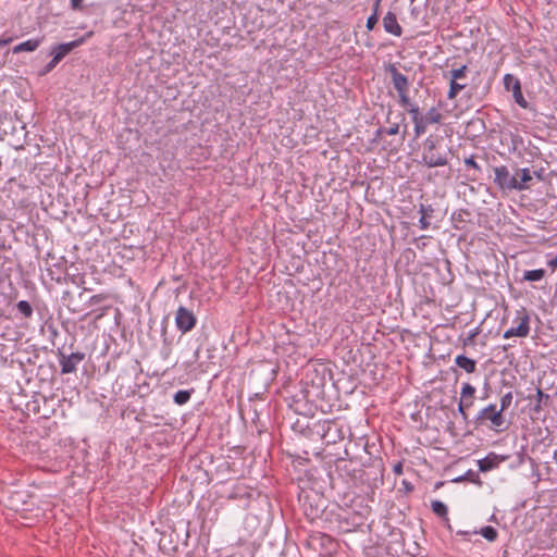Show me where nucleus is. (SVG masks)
<instances>
[{
  "label": "nucleus",
  "mask_w": 557,
  "mask_h": 557,
  "mask_svg": "<svg viewBox=\"0 0 557 557\" xmlns=\"http://www.w3.org/2000/svg\"><path fill=\"white\" fill-rule=\"evenodd\" d=\"M383 26L386 33L392 34L396 37L403 35V28L397 21V16L394 12L388 11L383 17Z\"/></svg>",
  "instance_id": "nucleus-19"
},
{
  "label": "nucleus",
  "mask_w": 557,
  "mask_h": 557,
  "mask_svg": "<svg viewBox=\"0 0 557 557\" xmlns=\"http://www.w3.org/2000/svg\"><path fill=\"white\" fill-rule=\"evenodd\" d=\"M486 421L491 422L490 428L496 431L506 430L505 425V417L504 413L498 409H496V405L491 404L487 407L483 408L479 411L478 416L474 419V423L476 426L485 425Z\"/></svg>",
  "instance_id": "nucleus-5"
},
{
  "label": "nucleus",
  "mask_w": 557,
  "mask_h": 557,
  "mask_svg": "<svg viewBox=\"0 0 557 557\" xmlns=\"http://www.w3.org/2000/svg\"><path fill=\"white\" fill-rule=\"evenodd\" d=\"M421 246H425V243H420V245H417V248H421Z\"/></svg>",
  "instance_id": "nucleus-60"
},
{
  "label": "nucleus",
  "mask_w": 557,
  "mask_h": 557,
  "mask_svg": "<svg viewBox=\"0 0 557 557\" xmlns=\"http://www.w3.org/2000/svg\"><path fill=\"white\" fill-rule=\"evenodd\" d=\"M475 387L470 383H463L460 392V401L458 404V411L465 420L468 419V409H470L475 399Z\"/></svg>",
  "instance_id": "nucleus-12"
},
{
  "label": "nucleus",
  "mask_w": 557,
  "mask_h": 557,
  "mask_svg": "<svg viewBox=\"0 0 557 557\" xmlns=\"http://www.w3.org/2000/svg\"><path fill=\"white\" fill-rule=\"evenodd\" d=\"M504 86L506 90H511L515 101L523 109L529 107V102L525 100L520 81L512 74H505Z\"/></svg>",
  "instance_id": "nucleus-13"
},
{
  "label": "nucleus",
  "mask_w": 557,
  "mask_h": 557,
  "mask_svg": "<svg viewBox=\"0 0 557 557\" xmlns=\"http://www.w3.org/2000/svg\"><path fill=\"white\" fill-rule=\"evenodd\" d=\"M547 264L553 269H557V255L547 260Z\"/></svg>",
  "instance_id": "nucleus-48"
},
{
  "label": "nucleus",
  "mask_w": 557,
  "mask_h": 557,
  "mask_svg": "<svg viewBox=\"0 0 557 557\" xmlns=\"http://www.w3.org/2000/svg\"><path fill=\"white\" fill-rule=\"evenodd\" d=\"M450 149L440 135H430L421 146V164L426 168H442L449 164Z\"/></svg>",
  "instance_id": "nucleus-2"
},
{
  "label": "nucleus",
  "mask_w": 557,
  "mask_h": 557,
  "mask_svg": "<svg viewBox=\"0 0 557 557\" xmlns=\"http://www.w3.org/2000/svg\"><path fill=\"white\" fill-rule=\"evenodd\" d=\"M478 534H481L488 542L496 541V539L498 536L497 530L492 525L483 527L480 531H478Z\"/></svg>",
  "instance_id": "nucleus-32"
},
{
  "label": "nucleus",
  "mask_w": 557,
  "mask_h": 557,
  "mask_svg": "<svg viewBox=\"0 0 557 557\" xmlns=\"http://www.w3.org/2000/svg\"><path fill=\"white\" fill-rule=\"evenodd\" d=\"M494 174V184L502 191L516 190V187H518L517 176L515 174H511L506 165L495 166Z\"/></svg>",
  "instance_id": "nucleus-9"
},
{
  "label": "nucleus",
  "mask_w": 557,
  "mask_h": 557,
  "mask_svg": "<svg viewBox=\"0 0 557 557\" xmlns=\"http://www.w3.org/2000/svg\"><path fill=\"white\" fill-rule=\"evenodd\" d=\"M379 18H380L379 15L371 14L367 18V23H366L367 30H369V32L373 30L379 22Z\"/></svg>",
  "instance_id": "nucleus-40"
},
{
  "label": "nucleus",
  "mask_w": 557,
  "mask_h": 557,
  "mask_svg": "<svg viewBox=\"0 0 557 557\" xmlns=\"http://www.w3.org/2000/svg\"><path fill=\"white\" fill-rule=\"evenodd\" d=\"M393 472L396 475H401L404 473V460H400V461H398L397 463L394 465Z\"/></svg>",
  "instance_id": "nucleus-42"
},
{
  "label": "nucleus",
  "mask_w": 557,
  "mask_h": 557,
  "mask_svg": "<svg viewBox=\"0 0 557 557\" xmlns=\"http://www.w3.org/2000/svg\"><path fill=\"white\" fill-rule=\"evenodd\" d=\"M463 162L468 171L467 180L470 182L478 181L482 175V166L476 162L475 156L466 157Z\"/></svg>",
  "instance_id": "nucleus-20"
},
{
  "label": "nucleus",
  "mask_w": 557,
  "mask_h": 557,
  "mask_svg": "<svg viewBox=\"0 0 557 557\" xmlns=\"http://www.w3.org/2000/svg\"><path fill=\"white\" fill-rule=\"evenodd\" d=\"M85 42V37H79L76 40L60 44L57 46H53L50 51V55H52V59L55 60L58 63H60L71 51H73L75 48L82 46Z\"/></svg>",
  "instance_id": "nucleus-16"
},
{
  "label": "nucleus",
  "mask_w": 557,
  "mask_h": 557,
  "mask_svg": "<svg viewBox=\"0 0 557 557\" xmlns=\"http://www.w3.org/2000/svg\"><path fill=\"white\" fill-rule=\"evenodd\" d=\"M399 124L398 123H392L388 127H382L381 132H385L386 135H397L399 133Z\"/></svg>",
  "instance_id": "nucleus-41"
},
{
  "label": "nucleus",
  "mask_w": 557,
  "mask_h": 557,
  "mask_svg": "<svg viewBox=\"0 0 557 557\" xmlns=\"http://www.w3.org/2000/svg\"><path fill=\"white\" fill-rule=\"evenodd\" d=\"M41 400L46 401L45 396L40 394H34L30 400H28L25 405V409L28 413L39 414L40 413V403Z\"/></svg>",
  "instance_id": "nucleus-26"
},
{
  "label": "nucleus",
  "mask_w": 557,
  "mask_h": 557,
  "mask_svg": "<svg viewBox=\"0 0 557 557\" xmlns=\"http://www.w3.org/2000/svg\"><path fill=\"white\" fill-rule=\"evenodd\" d=\"M421 246H425V243H420V245H417V248H421Z\"/></svg>",
  "instance_id": "nucleus-59"
},
{
  "label": "nucleus",
  "mask_w": 557,
  "mask_h": 557,
  "mask_svg": "<svg viewBox=\"0 0 557 557\" xmlns=\"http://www.w3.org/2000/svg\"><path fill=\"white\" fill-rule=\"evenodd\" d=\"M381 2L380 0H373L372 14L381 15Z\"/></svg>",
  "instance_id": "nucleus-44"
},
{
  "label": "nucleus",
  "mask_w": 557,
  "mask_h": 557,
  "mask_svg": "<svg viewBox=\"0 0 557 557\" xmlns=\"http://www.w3.org/2000/svg\"><path fill=\"white\" fill-rule=\"evenodd\" d=\"M419 213L421 214L419 226L421 230H428L435 219V209L430 203H420Z\"/></svg>",
  "instance_id": "nucleus-18"
},
{
  "label": "nucleus",
  "mask_w": 557,
  "mask_h": 557,
  "mask_svg": "<svg viewBox=\"0 0 557 557\" xmlns=\"http://www.w3.org/2000/svg\"><path fill=\"white\" fill-rule=\"evenodd\" d=\"M455 363L457 367L465 370L467 373H474L476 370V361L465 355L457 356L455 359Z\"/></svg>",
  "instance_id": "nucleus-25"
},
{
  "label": "nucleus",
  "mask_w": 557,
  "mask_h": 557,
  "mask_svg": "<svg viewBox=\"0 0 557 557\" xmlns=\"http://www.w3.org/2000/svg\"><path fill=\"white\" fill-rule=\"evenodd\" d=\"M421 246H425V243H420V245H417V248H421Z\"/></svg>",
  "instance_id": "nucleus-58"
},
{
  "label": "nucleus",
  "mask_w": 557,
  "mask_h": 557,
  "mask_svg": "<svg viewBox=\"0 0 557 557\" xmlns=\"http://www.w3.org/2000/svg\"><path fill=\"white\" fill-rule=\"evenodd\" d=\"M17 296L10 273L0 270V307L10 306Z\"/></svg>",
  "instance_id": "nucleus-10"
},
{
  "label": "nucleus",
  "mask_w": 557,
  "mask_h": 557,
  "mask_svg": "<svg viewBox=\"0 0 557 557\" xmlns=\"http://www.w3.org/2000/svg\"><path fill=\"white\" fill-rule=\"evenodd\" d=\"M470 481V482H473V483H479L481 484V481H480V476L476 472L472 471V470H469L463 476H460L458 479H456L455 481L456 482H462V481Z\"/></svg>",
  "instance_id": "nucleus-36"
},
{
  "label": "nucleus",
  "mask_w": 557,
  "mask_h": 557,
  "mask_svg": "<svg viewBox=\"0 0 557 557\" xmlns=\"http://www.w3.org/2000/svg\"><path fill=\"white\" fill-rule=\"evenodd\" d=\"M385 72L391 75L392 84L398 95V103L410 115L411 109H419V106L411 101L409 97L410 83L406 75L400 73L394 63L385 65Z\"/></svg>",
  "instance_id": "nucleus-3"
},
{
  "label": "nucleus",
  "mask_w": 557,
  "mask_h": 557,
  "mask_svg": "<svg viewBox=\"0 0 557 557\" xmlns=\"http://www.w3.org/2000/svg\"><path fill=\"white\" fill-rule=\"evenodd\" d=\"M431 508H432V511L442 519L443 522H448L449 521V518H448V509H447V506L441 502V500H432L431 502Z\"/></svg>",
  "instance_id": "nucleus-27"
},
{
  "label": "nucleus",
  "mask_w": 557,
  "mask_h": 557,
  "mask_svg": "<svg viewBox=\"0 0 557 557\" xmlns=\"http://www.w3.org/2000/svg\"><path fill=\"white\" fill-rule=\"evenodd\" d=\"M57 357L60 364V374H72L77 371V366L84 361L85 354L82 351H66L65 347L62 346L57 350Z\"/></svg>",
  "instance_id": "nucleus-6"
},
{
  "label": "nucleus",
  "mask_w": 557,
  "mask_h": 557,
  "mask_svg": "<svg viewBox=\"0 0 557 557\" xmlns=\"http://www.w3.org/2000/svg\"><path fill=\"white\" fill-rule=\"evenodd\" d=\"M463 214L470 215V212L468 210H460L458 213L453 214V220L463 221Z\"/></svg>",
  "instance_id": "nucleus-45"
},
{
  "label": "nucleus",
  "mask_w": 557,
  "mask_h": 557,
  "mask_svg": "<svg viewBox=\"0 0 557 557\" xmlns=\"http://www.w3.org/2000/svg\"><path fill=\"white\" fill-rule=\"evenodd\" d=\"M311 541L312 542L319 541V542H321V544H323L324 541H331V537L327 535H324V534L313 535V536H311Z\"/></svg>",
  "instance_id": "nucleus-46"
},
{
  "label": "nucleus",
  "mask_w": 557,
  "mask_h": 557,
  "mask_svg": "<svg viewBox=\"0 0 557 557\" xmlns=\"http://www.w3.org/2000/svg\"><path fill=\"white\" fill-rule=\"evenodd\" d=\"M108 299V295L107 294H98V295H94L91 296L88 301H87V305L88 307H98L100 306L103 301H106Z\"/></svg>",
  "instance_id": "nucleus-35"
},
{
  "label": "nucleus",
  "mask_w": 557,
  "mask_h": 557,
  "mask_svg": "<svg viewBox=\"0 0 557 557\" xmlns=\"http://www.w3.org/2000/svg\"><path fill=\"white\" fill-rule=\"evenodd\" d=\"M410 117L413 123L414 138H420L423 134H425L429 125L434 124L425 113H422L420 108L411 109Z\"/></svg>",
  "instance_id": "nucleus-15"
},
{
  "label": "nucleus",
  "mask_w": 557,
  "mask_h": 557,
  "mask_svg": "<svg viewBox=\"0 0 557 557\" xmlns=\"http://www.w3.org/2000/svg\"><path fill=\"white\" fill-rule=\"evenodd\" d=\"M468 73V66L461 65L460 67L453 69L448 72L449 76V90L447 98L453 100L458 94L467 87V83L462 81L466 78Z\"/></svg>",
  "instance_id": "nucleus-8"
},
{
  "label": "nucleus",
  "mask_w": 557,
  "mask_h": 557,
  "mask_svg": "<svg viewBox=\"0 0 557 557\" xmlns=\"http://www.w3.org/2000/svg\"><path fill=\"white\" fill-rule=\"evenodd\" d=\"M62 300L67 306L70 311L74 313L82 311V309H79L77 306L73 304L72 294L69 290L63 293Z\"/></svg>",
  "instance_id": "nucleus-34"
},
{
  "label": "nucleus",
  "mask_w": 557,
  "mask_h": 557,
  "mask_svg": "<svg viewBox=\"0 0 557 557\" xmlns=\"http://www.w3.org/2000/svg\"><path fill=\"white\" fill-rule=\"evenodd\" d=\"M59 63L51 59L50 62H48L40 71H39V76H45L47 75L48 73H50Z\"/></svg>",
  "instance_id": "nucleus-39"
},
{
  "label": "nucleus",
  "mask_w": 557,
  "mask_h": 557,
  "mask_svg": "<svg viewBox=\"0 0 557 557\" xmlns=\"http://www.w3.org/2000/svg\"><path fill=\"white\" fill-rule=\"evenodd\" d=\"M42 40H44V37L28 39V40L23 41V42L16 45L15 47H13L12 52L20 53V52L35 51L40 46Z\"/></svg>",
  "instance_id": "nucleus-23"
},
{
  "label": "nucleus",
  "mask_w": 557,
  "mask_h": 557,
  "mask_svg": "<svg viewBox=\"0 0 557 557\" xmlns=\"http://www.w3.org/2000/svg\"><path fill=\"white\" fill-rule=\"evenodd\" d=\"M456 534L459 535V536H462L463 540H466V541H470V535L478 534V531L476 530H474V531H461V530H459V531H457Z\"/></svg>",
  "instance_id": "nucleus-43"
},
{
  "label": "nucleus",
  "mask_w": 557,
  "mask_h": 557,
  "mask_svg": "<svg viewBox=\"0 0 557 557\" xmlns=\"http://www.w3.org/2000/svg\"><path fill=\"white\" fill-rule=\"evenodd\" d=\"M530 315L524 308L518 310L512 321V326L505 331L503 337H528L530 334Z\"/></svg>",
  "instance_id": "nucleus-7"
},
{
  "label": "nucleus",
  "mask_w": 557,
  "mask_h": 557,
  "mask_svg": "<svg viewBox=\"0 0 557 557\" xmlns=\"http://www.w3.org/2000/svg\"><path fill=\"white\" fill-rule=\"evenodd\" d=\"M403 484L405 485L407 491L411 492L413 490V486L411 483L404 481Z\"/></svg>",
  "instance_id": "nucleus-54"
},
{
  "label": "nucleus",
  "mask_w": 557,
  "mask_h": 557,
  "mask_svg": "<svg viewBox=\"0 0 557 557\" xmlns=\"http://www.w3.org/2000/svg\"><path fill=\"white\" fill-rule=\"evenodd\" d=\"M512 398H513V396H512V393H511V392H508V393H506V394H504V395L502 396V398H500V408H499V410H500L503 413H504V411H506V410L510 407V405H511V403H512Z\"/></svg>",
  "instance_id": "nucleus-38"
},
{
  "label": "nucleus",
  "mask_w": 557,
  "mask_h": 557,
  "mask_svg": "<svg viewBox=\"0 0 557 557\" xmlns=\"http://www.w3.org/2000/svg\"><path fill=\"white\" fill-rule=\"evenodd\" d=\"M363 497H352L348 499V494H344L341 503L319 509H306L307 517L310 520H320L323 528L338 534L357 531L366 524L371 508L363 505Z\"/></svg>",
  "instance_id": "nucleus-1"
},
{
  "label": "nucleus",
  "mask_w": 557,
  "mask_h": 557,
  "mask_svg": "<svg viewBox=\"0 0 557 557\" xmlns=\"http://www.w3.org/2000/svg\"><path fill=\"white\" fill-rule=\"evenodd\" d=\"M549 400V395L544 393L541 388L536 389V401L533 407L534 412H540L542 410V406H546Z\"/></svg>",
  "instance_id": "nucleus-31"
},
{
  "label": "nucleus",
  "mask_w": 557,
  "mask_h": 557,
  "mask_svg": "<svg viewBox=\"0 0 557 557\" xmlns=\"http://www.w3.org/2000/svg\"><path fill=\"white\" fill-rule=\"evenodd\" d=\"M84 0H71V7L73 10H81L83 8Z\"/></svg>",
  "instance_id": "nucleus-47"
},
{
  "label": "nucleus",
  "mask_w": 557,
  "mask_h": 557,
  "mask_svg": "<svg viewBox=\"0 0 557 557\" xmlns=\"http://www.w3.org/2000/svg\"><path fill=\"white\" fill-rule=\"evenodd\" d=\"M194 393V389H181L178 392H176L173 396V400L176 405H185L186 403L189 401L190 397H191V394Z\"/></svg>",
  "instance_id": "nucleus-30"
},
{
  "label": "nucleus",
  "mask_w": 557,
  "mask_h": 557,
  "mask_svg": "<svg viewBox=\"0 0 557 557\" xmlns=\"http://www.w3.org/2000/svg\"><path fill=\"white\" fill-rule=\"evenodd\" d=\"M165 332H166V327L164 326L162 329L163 343H164V345L170 346L172 343L169 342L168 338L165 337Z\"/></svg>",
  "instance_id": "nucleus-51"
},
{
  "label": "nucleus",
  "mask_w": 557,
  "mask_h": 557,
  "mask_svg": "<svg viewBox=\"0 0 557 557\" xmlns=\"http://www.w3.org/2000/svg\"><path fill=\"white\" fill-rule=\"evenodd\" d=\"M416 0H410L411 3H413Z\"/></svg>",
  "instance_id": "nucleus-61"
},
{
  "label": "nucleus",
  "mask_w": 557,
  "mask_h": 557,
  "mask_svg": "<svg viewBox=\"0 0 557 557\" xmlns=\"http://www.w3.org/2000/svg\"><path fill=\"white\" fill-rule=\"evenodd\" d=\"M479 327L473 329L468 333V335L462 339L463 347L474 345L475 337L479 335Z\"/></svg>",
  "instance_id": "nucleus-37"
},
{
  "label": "nucleus",
  "mask_w": 557,
  "mask_h": 557,
  "mask_svg": "<svg viewBox=\"0 0 557 557\" xmlns=\"http://www.w3.org/2000/svg\"><path fill=\"white\" fill-rule=\"evenodd\" d=\"M545 273L546 272L544 269L524 271L523 280L529 282H537L544 278Z\"/></svg>",
  "instance_id": "nucleus-29"
},
{
  "label": "nucleus",
  "mask_w": 557,
  "mask_h": 557,
  "mask_svg": "<svg viewBox=\"0 0 557 557\" xmlns=\"http://www.w3.org/2000/svg\"><path fill=\"white\" fill-rule=\"evenodd\" d=\"M425 114L428 115V117L434 123V124H441L443 119H444V115L442 114V112L440 111L438 108L436 107H432L430 108Z\"/></svg>",
  "instance_id": "nucleus-33"
},
{
  "label": "nucleus",
  "mask_w": 557,
  "mask_h": 557,
  "mask_svg": "<svg viewBox=\"0 0 557 557\" xmlns=\"http://www.w3.org/2000/svg\"><path fill=\"white\" fill-rule=\"evenodd\" d=\"M515 343H516V342H513V343H508V344L503 345V346H502L503 351H508L510 348L515 347V346H516V344H515Z\"/></svg>",
  "instance_id": "nucleus-50"
},
{
  "label": "nucleus",
  "mask_w": 557,
  "mask_h": 557,
  "mask_svg": "<svg viewBox=\"0 0 557 557\" xmlns=\"http://www.w3.org/2000/svg\"><path fill=\"white\" fill-rule=\"evenodd\" d=\"M12 41V38L2 39L0 38V47H5Z\"/></svg>",
  "instance_id": "nucleus-52"
},
{
  "label": "nucleus",
  "mask_w": 557,
  "mask_h": 557,
  "mask_svg": "<svg viewBox=\"0 0 557 557\" xmlns=\"http://www.w3.org/2000/svg\"><path fill=\"white\" fill-rule=\"evenodd\" d=\"M507 456L497 455L490 453L485 458L478 461L479 470L481 472H487L497 468L502 462L507 460Z\"/></svg>",
  "instance_id": "nucleus-17"
},
{
  "label": "nucleus",
  "mask_w": 557,
  "mask_h": 557,
  "mask_svg": "<svg viewBox=\"0 0 557 557\" xmlns=\"http://www.w3.org/2000/svg\"><path fill=\"white\" fill-rule=\"evenodd\" d=\"M94 35V32L86 33L83 37H85V40Z\"/></svg>",
  "instance_id": "nucleus-55"
},
{
  "label": "nucleus",
  "mask_w": 557,
  "mask_h": 557,
  "mask_svg": "<svg viewBox=\"0 0 557 557\" xmlns=\"http://www.w3.org/2000/svg\"><path fill=\"white\" fill-rule=\"evenodd\" d=\"M515 175L517 176L516 190H524L529 188V184L532 181V174L528 168L517 169Z\"/></svg>",
  "instance_id": "nucleus-22"
},
{
  "label": "nucleus",
  "mask_w": 557,
  "mask_h": 557,
  "mask_svg": "<svg viewBox=\"0 0 557 557\" xmlns=\"http://www.w3.org/2000/svg\"><path fill=\"white\" fill-rule=\"evenodd\" d=\"M382 127H379L375 132V139H381L383 135H386L385 132H381Z\"/></svg>",
  "instance_id": "nucleus-53"
},
{
  "label": "nucleus",
  "mask_w": 557,
  "mask_h": 557,
  "mask_svg": "<svg viewBox=\"0 0 557 557\" xmlns=\"http://www.w3.org/2000/svg\"><path fill=\"white\" fill-rule=\"evenodd\" d=\"M335 471L343 479H351V480L361 478V474L363 472L361 469H356L355 462L352 460H348L345 458L336 459Z\"/></svg>",
  "instance_id": "nucleus-14"
},
{
  "label": "nucleus",
  "mask_w": 557,
  "mask_h": 557,
  "mask_svg": "<svg viewBox=\"0 0 557 557\" xmlns=\"http://www.w3.org/2000/svg\"><path fill=\"white\" fill-rule=\"evenodd\" d=\"M293 431L296 433H299L308 438H315L317 434L311 433L312 432V424H310V421L307 417H304L301 419H297L292 426Z\"/></svg>",
  "instance_id": "nucleus-21"
},
{
  "label": "nucleus",
  "mask_w": 557,
  "mask_h": 557,
  "mask_svg": "<svg viewBox=\"0 0 557 557\" xmlns=\"http://www.w3.org/2000/svg\"><path fill=\"white\" fill-rule=\"evenodd\" d=\"M443 523H444V525H445L448 530H451V527H450L449 521H448V522H443Z\"/></svg>",
  "instance_id": "nucleus-57"
},
{
  "label": "nucleus",
  "mask_w": 557,
  "mask_h": 557,
  "mask_svg": "<svg viewBox=\"0 0 557 557\" xmlns=\"http://www.w3.org/2000/svg\"><path fill=\"white\" fill-rule=\"evenodd\" d=\"M14 315L16 318L29 319L33 315L34 309L33 306L27 300L18 301L14 308Z\"/></svg>",
  "instance_id": "nucleus-24"
},
{
  "label": "nucleus",
  "mask_w": 557,
  "mask_h": 557,
  "mask_svg": "<svg viewBox=\"0 0 557 557\" xmlns=\"http://www.w3.org/2000/svg\"><path fill=\"white\" fill-rule=\"evenodd\" d=\"M392 114V110L389 109L388 112H387V116H386V122L389 123V116Z\"/></svg>",
  "instance_id": "nucleus-56"
},
{
  "label": "nucleus",
  "mask_w": 557,
  "mask_h": 557,
  "mask_svg": "<svg viewBox=\"0 0 557 557\" xmlns=\"http://www.w3.org/2000/svg\"><path fill=\"white\" fill-rule=\"evenodd\" d=\"M317 438L322 440L325 445H334L345 438V430L335 420L315 421L312 423V432Z\"/></svg>",
  "instance_id": "nucleus-4"
},
{
  "label": "nucleus",
  "mask_w": 557,
  "mask_h": 557,
  "mask_svg": "<svg viewBox=\"0 0 557 557\" xmlns=\"http://www.w3.org/2000/svg\"><path fill=\"white\" fill-rule=\"evenodd\" d=\"M2 315H3V313L0 311V317H2Z\"/></svg>",
  "instance_id": "nucleus-62"
},
{
  "label": "nucleus",
  "mask_w": 557,
  "mask_h": 557,
  "mask_svg": "<svg viewBox=\"0 0 557 557\" xmlns=\"http://www.w3.org/2000/svg\"><path fill=\"white\" fill-rule=\"evenodd\" d=\"M71 281L76 285L84 284V278L82 276L72 275Z\"/></svg>",
  "instance_id": "nucleus-49"
},
{
  "label": "nucleus",
  "mask_w": 557,
  "mask_h": 557,
  "mask_svg": "<svg viewBox=\"0 0 557 557\" xmlns=\"http://www.w3.org/2000/svg\"><path fill=\"white\" fill-rule=\"evenodd\" d=\"M228 498L249 500L251 498V491L242 484H237L233 492L228 495Z\"/></svg>",
  "instance_id": "nucleus-28"
},
{
  "label": "nucleus",
  "mask_w": 557,
  "mask_h": 557,
  "mask_svg": "<svg viewBox=\"0 0 557 557\" xmlns=\"http://www.w3.org/2000/svg\"><path fill=\"white\" fill-rule=\"evenodd\" d=\"M175 324L177 330L185 334L196 326L197 318L191 310L181 306L175 314Z\"/></svg>",
  "instance_id": "nucleus-11"
}]
</instances>
